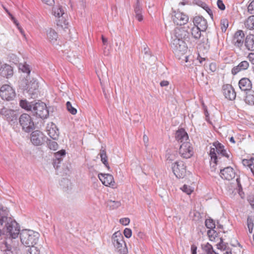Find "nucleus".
Listing matches in <instances>:
<instances>
[{
    "label": "nucleus",
    "instance_id": "37998d69",
    "mask_svg": "<svg viewBox=\"0 0 254 254\" xmlns=\"http://www.w3.org/2000/svg\"><path fill=\"white\" fill-rule=\"evenodd\" d=\"M47 144L50 149L56 150L58 148V144L55 141L47 140Z\"/></svg>",
    "mask_w": 254,
    "mask_h": 254
},
{
    "label": "nucleus",
    "instance_id": "58836bf2",
    "mask_svg": "<svg viewBox=\"0 0 254 254\" xmlns=\"http://www.w3.org/2000/svg\"><path fill=\"white\" fill-rule=\"evenodd\" d=\"M107 205L111 209H114L119 207L121 205V203L120 201L110 200L108 201Z\"/></svg>",
    "mask_w": 254,
    "mask_h": 254
},
{
    "label": "nucleus",
    "instance_id": "ea45409f",
    "mask_svg": "<svg viewBox=\"0 0 254 254\" xmlns=\"http://www.w3.org/2000/svg\"><path fill=\"white\" fill-rule=\"evenodd\" d=\"M205 224L206 227L208 229H211L216 228V224L215 223V222L214 221V220L212 219H211L210 218L209 219H206V220L205 221Z\"/></svg>",
    "mask_w": 254,
    "mask_h": 254
},
{
    "label": "nucleus",
    "instance_id": "39448f33",
    "mask_svg": "<svg viewBox=\"0 0 254 254\" xmlns=\"http://www.w3.org/2000/svg\"><path fill=\"white\" fill-rule=\"evenodd\" d=\"M19 123L22 130L29 132L35 129L34 123L31 117L27 114H22L19 118Z\"/></svg>",
    "mask_w": 254,
    "mask_h": 254
},
{
    "label": "nucleus",
    "instance_id": "052dcab7",
    "mask_svg": "<svg viewBox=\"0 0 254 254\" xmlns=\"http://www.w3.org/2000/svg\"><path fill=\"white\" fill-rule=\"evenodd\" d=\"M43 2L49 5H52L54 3V0H42Z\"/></svg>",
    "mask_w": 254,
    "mask_h": 254
},
{
    "label": "nucleus",
    "instance_id": "5701e85b",
    "mask_svg": "<svg viewBox=\"0 0 254 254\" xmlns=\"http://www.w3.org/2000/svg\"><path fill=\"white\" fill-rule=\"evenodd\" d=\"M13 74V70L11 66L4 64L0 68V75L7 78L11 76Z\"/></svg>",
    "mask_w": 254,
    "mask_h": 254
},
{
    "label": "nucleus",
    "instance_id": "7c9ffc66",
    "mask_svg": "<svg viewBox=\"0 0 254 254\" xmlns=\"http://www.w3.org/2000/svg\"><path fill=\"white\" fill-rule=\"evenodd\" d=\"M0 254H16L11 250V246L6 242L1 244Z\"/></svg>",
    "mask_w": 254,
    "mask_h": 254
},
{
    "label": "nucleus",
    "instance_id": "e433bc0d",
    "mask_svg": "<svg viewBox=\"0 0 254 254\" xmlns=\"http://www.w3.org/2000/svg\"><path fill=\"white\" fill-rule=\"evenodd\" d=\"M29 247L30 249L28 250V254H40V250L42 248V246L41 245H38L37 246L34 245Z\"/></svg>",
    "mask_w": 254,
    "mask_h": 254
},
{
    "label": "nucleus",
    "instance_id": "c756f323",
    "mask_svg": "<svg viewBox=\"0 0 254 254\" xmlns=\"http://www.w3.org/2000/svg\"><path fill=\"white\" fill-rule=\"evenodd\" d=\"M99 155L100 156L101 161L105 165L106 168L110 170V167L108 164V157L106 154V150L103 146L100 150Z\"/></svg>",
    "mask_w": 254,
    "mask_h": 254
},
{
    "label": "nucleus",
    "instance_id": "f257e3e1",
    "mask_svg": "<svg viewBox=\"0 0 254 254\" xmlns=\"http://www.w3.org/2000/svg\"><path fill=\"white\" fill-rule=\"evenodd\" d=\"M20 229L19 224L10 216L7 208L0 207V236L6 234L15 239L20 234Z\"/></svg>",
    "mask_w": 254,
    "mask_h": 254
},
{
    "label": "nucleus",
    "instance_id": "8fccbe9b",
    "mask_svg": "<svg viewBox=\"0 0 254 254\" xmlns=\"http://www.w3.org/2000/svg\"><path fill=\"white\" fill-rule=\"evenodd\" d=\"M181 190L188 194H190L191 192H192L191 188L190 186H188L186 185H184L181 188Z\"/></svg>",
    "mask_w": 254,
    "mask_h": 254
},
{
    "label": "nucleus",
    "instance_id": "72a5a7b5",
    "mask_svg": "<svg viewBox=\"0 0 254 254\" xmlns=\"http://www.w3.org/2000/svg\"><path fill=\"white\" fill-rule=\"evenodd\" d=\"M245 27L249 30L254 29V15L249 16L244 22Z\"/></svg>",
    "mask_w": 254,
    "mask_h": 254
},
{
    "label": "nucleus",
    "instance_id": "393cba45",
    "mask_svg": "<svg viewBox=\"0 0 254 254\" xmlns=\"http://www.w3.org/2000/svg\"><path fill=\"white\" fill-rule=\"evenodd\" d=\"M246 49L249 51H254V35L250 34L246 36L244 42Z\"/></svg>",
    "mask_w": 254,
    "mask_h": 254
},
{
    "label": "nucleus",
    "instance_id": "bf43d9fd",
    "mask_svg": "<svg viewBox=\"0 0 254 254\" xmlns=\"http://www.w3.org/2000/svg\"><path fill=\"white\" fill-rule=\"evenodd\" d=\"M196 4H197L198 5H199V6H201V7H202L203 9H204V8H205V7L206 6V5H207V4H206L205 3H204V2H202V1H200V0H198V1L196 2Z\"/></svg>",
    "mask_w": 254,
    "mask_h": 254
},
{
    "label": "nucleus",
    "instance_id": "1a4fd4ad",
    "mask_svg": "<svg viewBox=\"0 0 254 254\" xmlns=\"http://www.w3.org/2000/svg\"><path fill=\"white\" fill-rule=\"evenodd\" d=\"M172 170L177 178H183L186 172V166L182 161L175 162L172 165Z\"/></svg>",
    "mask_w": 254,
    "mask_h": 254
},
{
    "label": "nucleus",
    "instance_id": "f3484780",
    "mask_svg": "<svg viewBox=\"0 0 254 254\" xmlns=\"http://www.w3.org/2000/svg\"><path fill=\"white\" fill-rule=\"evenodd\" d=\"M98 177L103 184L106 186L114 188L115 185L114 178L112 175L109 174H99Z\"/></svg>",
    "mask_w": 254,
    "mask_h": 254
},
{
    "label": "nucleus",
    "instance_id": "9b49d317",
    "mask_svg": "<svg viewBox=\"0 0 254 254\" xmlns=\"http://www.w3.org/2000/svg\"><path fill=\"white\" fill-rule=\"evenodd\" d=\"M179 154L184 158H190L193 154V148L190 142H184L180 146Z\"/></svg>",
    "mask_w": 254,
    "mask_h": 254
},
{
    "label": "nucleus",
    "instance_id": "de8ad7c7",
    "mask_svg": "<svg viewBox=\"0 0 254 254\" xmlns=\"http://www.w3.org/2000/svg\"><path fill=\"white\" fill-rule=\"evenodd\" d=\"M135 14L142 12V8L140 5L139 0H136V2L134 6Z\"/></svg>",
    "mask_w": 254,
    "mask_h": 254
},
{
    "label": "nucleus",
    "instance_id": "4d7b16f0",
    "mask_svg": "<svg viewBox=\"0 0 254 254\" xmlns=\"http://www.w3.org/2000/svg\"><path fill=\"white\" fill-rule=\"evenodd\" d=\"M204 9H205L206 10V11L208 13V14L211 16V18H212L213 17V13H212V11L211 10V9L207 6V5H206V6L205 7V8H204Z\"/></svg>",
    "mask_w": 254,
    "mask_h": 254
},
{
    "label": "nucleus",
    "instance_id": "774afa93",
    "mask_svg": "<svg viewBox=\"0 0 254 254\" xmlns=\"http://www.w3.org/2000/svg\"><path fill=\"white\" fill-rule=\"evenodd\" d=\"M236 181H237V185H238V186L239 187V190H241V189H242V187L241 186V184H240V179L239 178H237L236 179Z\"/></svg>",
    "mask_w": 254,
    "mask_h": 254
},
{
    "label": "nucleus",
    "instance_id": "7ed1b4c3",
    "mask_svg": "<svg viewBox=\"0 0 254 254\" xmlns=\"http://www.w3.org/2000/svg\"><path fill=\"white\" fill-rule=\"evenodd\" d=\"M213 144L215 147L210 148L209 156L211 157V161H213L214 163L213 167H214L217 164L219 160L221 159L219 155L226 157L227 158H229V155L224 149V145L221 143L215 141Z\"/></svg>",
    "mask_w": 254,
    "mask_h": 254
},
{
    "label": "nucleus",
    "instance_id": "e2e57ef3",
    "mask_svg": "<svg viewBox=\"0 0 254 254\" xmlns=\"http://www.w3.org/2000/svg\"><path fill=\"white\" fill-rule=\"evenodd\" d=\"M143 140L145 146H147L149 139L148 137L146 134L143 135Z\"/></svg>",
    "mask_w": 254,
    "mask_h": 254
},
{
    "label": "nucleus",
    "instance_id": "c03bdc74",
    "mask_svg": "<svg viewBox=\"0 0 254 254\" xmlns=\"http://www.w3.org/2000/svg\"><path fill=\"white\" fill-rule=\"evenodd\" d=\"M66 109L67 111L72 115H75L77 113V110L72 107L70 102L68 101L66 103Z\"/></svg>",
    "mask_w": 254,
    "mask_h": 254
},
{
    "label": "nucleus",
    "instance_id": "49530a36",
    "mask_svg": "<svg viewBox=\"0 0 254 254\" xmlns=\"http://www.w3.org/2000/svg\"><path fill=\"white\" fill-rule=\"evenodd\" d=\"M247 226L250 233H252L253 230L254 223L253 218L249 216L247 218Z\"/></svg>",
    "mask_w": 254,
    "mask_h": 254
},
{
    "label": "nucleus",
    "instance_id": "338daca9",
    "mask_svg": "<svg viewBox=\"0 0 254 254\" xmlns=\"http://www.w3.org/2000/svg\"><path fill=\"white\" fill-rule=\"evenodd\" d=\"M102 41L104 45H107L108 44V40L106 38H105L103 35H102Z\"/></svg>",
    "mask_w": 254,
    "mask_h": 254
},
{
    "label": "nucleus",
    "instance_id": "6e6552de",
    "mask_svg": "<svg viewBox=\"0 0 254 254\" xmlns=\"http://www.w3.org/2000/svg\"><path fill=\"white\" fill-rule=\"evenodd\" d=\"M0 114L4 117V118L9 123H15L18 118L17 112L16 111L3 108L0 111Z\"/></svg>",
    "mask_w": 254,
    "mask_h": 254
},
{
    "label": "nucleus",
    "instance_id": "0eeeda50",
    "mask_svg": "<svg viewBox=\"0 0 254 254\" xmlns=\"http://www.w3.org/2000/svg\"><path fill=\"white\" fill-rule=\"evenodd\" d=\"M171 46L174 53L180 56L184 55L188 50V46L184 40L171 39Z\"/></svg>",
    "mask_w": 254,
    "mask_h": 254
},
{
    "label": "nucleus",
    "instance_id": "603ef678",
    "mask_svg": "<svg viewBox=\"0 0 254 254\" xmlns=\"http://www.w3.org/2000/svg\"><path fill=\"white\" fill-rule=\"evenodd\" d=\"M124 234L126 238H129L132 235V232L131 229L129 228H126L124 231Z\"/></svg>",
    "mask_w": 254,
    "mask_h": 254
},
{
    "label": "nucleus",
    "instance_id": "a878e982",
    "mask_svg": "<svg viewBox=\"0 0 254 254\" xmlns=\"http://www.w3.org/2000/svg\"><path fill=\"white\" fill-rule=\"evenodd\" d=\"M47 131L48 135L54 140H56L58 138L59 132L55 124H52L51 127H48Z\"/></svg>",
    "mask_w": 254,
    "mask_h": 254
},
{
    "label": "nucleus",
    "instance_id": "a19ab883",
    "mask_svg": "<svg viewBox=\"0 0 254 254\" xmlns=\"http://www.w3.org/2000/svg\"><path fill=\"white\" fill-rule=\"evenodd\" d=\"M219 232H217L214 229H211L207 231V235L210 241H214L215 237H217Z\"/></svg>",
    "mask_w": 254,
    "mask_h": 254
},
{
    "label": "nucleus",
    "instance_id": "f8f14e48",
    "mask_svg": "<svg viewBox=\"0 0 254 254\" xmlns=\"http://www.w3.org/2000/svg\"><path fill=\"white\" fill-rule=\"evenodd\" d=\"M172 13V19L174 23L177 25H184L186 24L189 20V17L183 12L176 11L173 9Z\"/></svg>",
    "mask_w": 254,
    "mask_h": 254
},
{
    "label": "nucleus",
    "instance_id": "9d476101",
    "mask_svg": "<svg viewBox=\"0 0 254 254\" xmlns=\"http://www.w3.org/2000/svg\"><path fill=\"white\" fill-rule=\"evenodd\" d=\"M15 96L14 90L8 85H3L0 89V96L3 100L10 101Z\"/></svg>",
    "mask_w": 254,
    "mask_h": 254
},
{
    "label": "nucleus",
    "instance_id": "6ab92c4d",
    "mask_svg": "<svg viewBox=\"0 0 254 254\" xmlns=\"http://www.w3.org/2000/svg\"><path fill=\"white\" fill-rule=\"evenodd\" d=\"M220 175L222 178L227 180H231L235 178V172L233 168L227 167L220 170Z\"/></svg>",
    "mask_w": 254,
    "mask_h": 254
},
{
    "label": "nucleus",
    "instance_id": "412c9836",
    "mask_svg": "<svg viewBox=\"0 0 254 254\" xmlns=\"http://www.w3.org/2000/svg\"><path fill=\"white\" fill-rule=\"evenodd\" d=\"M239 86L242 91L247 92L252 90V84L249 78L244 77L240 80Z\"/></svg>",
    "mask_w": 254,
    "mask_h": 254
},
{
    "label": "nucleus",
    "instance_id": "2eb2a0df",
    "mask_svg": "<svg viewBox=\"0 0 254 254\" xmlns=\"http://www.w3.org/2000/svg\"><path fill=\"white\" fill-rule=\"evenodd\" d=\"M53 12L55 16L59 18V20H57V25L62 27L64 26L65 27L64 28H67L66 26L67 25L68 22L65 20H63L64 18L63 15L64 14V13L62 7L54 8Z\"/></svg>",
    "mask_w": 254,
    "mask_h": 254
},
{
    "label": "nucleus",
    "instance_id": "5fc2aeb1",
    "mask_svg": "<svg viewBox=\"0 0 254 254\" xmlns=\"http://www.w3.org/2000/svg\"><path fill=\"white\" fill-rule=\"evenodd\" d=\"M217 4L218 7V8L222 10H224L225 9V6L224 4L223 3L222 0H218L217 2Z\"/></svg>",
    "mask_w": 254,
    "mask_h": 254
},
{
    "label": "nucleus",
    "instance_id": "473e14b6",
    "mask_svg": "<svg viewBox=\"0 0 254 254\" xmlns=\"http://www.w3.org/2000/svg\"><path fill=\"white\" fill-rule=\"evenodd\" d=\"M202 250L206 254H218L213 249L212 246L209 243L201 245Z\"/></svg>",
    "mask_w": 254,
    "mask_h": 254
},
{
    "label": "nucleus",
    "instance_id": "6e6d98bb",
    "mask_svg": "<svg viewBox=\"0 0 254 254\" xmlns=\"http://www.w3.org/2000/svg\"><path fill=\"white\" fill-rule=\"evenodd\" d=\"M248 58L252 64H254V53H250L248 55Z\"/></svg>",
    "mask_w": 254,
    "mask_h": 254
},
{
    "label": "nucleus",
    "instance_id": "09e8293b",
    "mask_svg": "<svg viewBox=\"0 0 254 254\" xmlns=\"http://www.w3.org/2000/svg\"><path fill=\"white\" fill-rule=\"evenodd\" d=\"M254 163V159H251L250 160L243 159L242 161L243 164L244 166H249L251 169V167L253 165Z\"/></svg>",
    "mask_w": 254,
    "mask_h": 254
},
{
    "label": "nucleus",
    "instance_id": "864d4df0",
    "mask_svg": "<svg viewBox=\"0 0 254 254\" xmlns=\"http://www.w3.org/2000/svg\"><path fill=\"white\" fill-rule=\"evenodd\" d=\"M130 222L128 218H123L120 220V222L123 225H127Z\"/></svg>",
    "mask_w": 254,
    "mask_h": 254
},
{
    "label": "nucleus",
    "instance_id": "680f3d73",
    "mask_svg": "<svg viewBox=\"0 0 254 254\" xmlns=\"http://www.w3.org/2000/svg\"><path fill=\"white\" fill-rule=\"evenodd\" d=\"M191 251L192 254H196L197 247L194 245H191Z\"/></svg>",
    "mask_w": 254,
    "mask_h": 254
},
{
    "label": "nucleus",
    "instance_id": "69168bd1",
    "mask_svg": "<svg viewBox=\"0 0 254 254\" xmlns=\"http://www.w3.org/2000/svg\"><path fill=\"white\" fill-rule=\"evenodd\" d=\"M160 84L162 87L166 86L169 85V82L167 80H163L160 82Z\"/></svg>",
    "mask_w": 254,
    "mask_h": 254
},
{
    "label": "nucleus",
    "instance_id": "f704fd0d",
    "mask_svg": "<svg viewBox=\"0 0 254 254\" xmlns=\"http://www.w3.org/2000/svg\"><path fill=\"white\" fill-rule=\"evenodd\" d=\"M20 106L23 109L27 111H32L34 103L28 102L26 100H21L20 101Z\"/></svg>",
    "mask_w": 254,
    "mask_h": 254
},
{
    "label": "nucleus",
    "instance_id": "3c124183",
    "mask_svg": "<svg viewBox=\"0 0 254 254\" xmlns=\"http://www.w3.org/2000/svg\"><path fill=\"white\" fill-rule=\"evenodd\" d=\"M248 11L251 14H254V0H253L249 4Z\"/></svg>",
    "mask_w": 254,
    "mask_h": 254
},
{
    "label": "nucleus",
    "instance_id": "ddd939ff",
    "mask_svg": "<svg viewBox=\"0 0 254 254\" xmlns=\"http://www.w3.org/2000/svg\"><path fill=\"white\" fill-rule=\"evenodd\" d=\"M190 33L185 27H177L174 30L171 39L185 40L189 38Z\"/></svg>",
    "mask_w": 254,
    "mask_h": 254
},
{
    "label": "nucleus",
    "instance_id": "20e7f679",
    "mask_svg": "<svg viewBox=\"0 0 254 254\" xmlns=\"http://www.w3.org/2000/svg\"><path fill=\"white\" fill-rule=\"evenodd\" d=\"M112 243L116 251L120 254H127L128 252L124 237L120 232H115L112 236Z\"/></svg>",
    "mask_w": 254,
    "mask_h": 254
},
{
    "label": "nucleus",
    "instance_id": "cd10ccee",
    "mask_svg": "<svg viewBox=\"0 0 254 254\" xmlns=\"http://www.w3.org/2000/svg\"><path fill=\"white\" fill-rule=\"evenodd\" d=\"M65 155V151L64 150H61L55 154V159L53 161V166L54 168L56 169H58L59 168V166L56 165V162L58 161V164H60L61 161L62 160V157L64 156Z\"/></svg>",
    "mask_w": 254,
    "mask_h": 254
},
{
    "label": "nucleus",
    "instance_id": "a211bd4d",
    "mask_svg": "<svg viewBox=\"0 0 254 254\" xmlns=\"http://www.w3.org/2000/svg\"><path fill=\"white\" fill-rule=\"evenodd\" d=\"M223 93L225 98L230 100L235 99L236 94L234 89L230 84H225L222 87Z\"/></svg>",
    "mask_w": 254,
    "mask_h": 254
},
{
    "label": "nucleus",
    "instance_id": "aec40b11",
    "mask_svg": "<svg viewBox=\"0 0 254 254\" xmlns=\"http://www.w3.org/2000/svg\"><path fill=\"white\" fill-rule=\"evenodd\" d=\"M193 22L194 25L200 29L202 31H205L207 27V21L202 16H197L194 17Z\"/></svg>",
    "mask_w": 254,
    "mask_h": 254
},
{
    "label": "nucleus",
    "instance_id": "dca6fc26",
    "mask_svg": "<svg viewBox=\"0 0 254 254\" xmlns=\"http://www.w3.org/2000/svg\"><path fill=\"white\" fill-rule=\"evenodd\" d=\"M245 34L243 30H240L234 34L232 43L235 46L240 49L243 46L244 43Z\"/></svg>",
    "mask_w": 254,
    "mask_h": 254
},
{
    "label": "nucleus",
    "instance_id": "423d86ee",
    "mask_svg": "<svg viewBox=\"0 0 254 254\" xmlns=\"http://www.w3.org/2000/svg\"><path fill=\"white\" fill-rule=\"evenodd\" d=\"M31 111L35 115L41 119L47 118L49 116L46 105L43 102H38L34 103Z\"/></svg>",
    "mask_w": 254,
    "mask_h": 254
},
{
    "label": "nucleus",
    "instance_id": "13d9d810",
    "mask_svg": "<svg viewBox=\"0 0 254 254\" xmlns=\"http://www.w3.org/2000/svg\"><path fill=\"white\" fill-rule=\"evenodd\" d=\"M135 17L139 21H141L143 20V16L142 15V12L140 13L135 14Z\"/></svg>",
    "mask_w": 254,
    "mask_h": 254
},
{
    "label": "nucleus",
    "instance_id": "4be33fe9",
    "mask_svg": "<svg viewBox=\"0 0 254 254\" xmlns=\"http://www.w3.org/2000/svg\"><path fill=\"white\" fill-rule=\"evenodd\" d=\"M249 67V62L247 61H243L239 63L238 65L233 67L231 70L232 74L233 75H236L241 71L247 69Z\"/></svg>",
    "mask_w": 254,
    "mask_h": 254
},
{
    "label": "nucleus",
    "instance_id": "a18cd8bd",
    "mask_svg": "<svg viewBox=\"0 0 254 254\" xmlns=\"http://www.w3.org/2000/svg\"><path fill=\"white\" fill-rule=\"evenodd\" d=\"M8 15H9L11 20L13 21V23L16 25L17 28L18 29V30L20 32V33L22 35H24V31L22 29V28L20 27V26L19 25V24L17 20L12 16V15L10 13H8Z\"/></svg>",
    "mask_w": 254,
    "mask_h": 254
},
{
    "label": "nucleus",
    "instance_id": "c85d7f7f",
    "mask_svg": "<svg viewBox=\"0 0 254 254\" xmlns=\"http://www.w3.org/2000/svg\"><path fill=\"white\" fill-rule=\"evenodd\" d=\"M47 35L49 41L51 43H55L58 38L57 32L52 28H49L47 30Z\"/></svg>",
    "mask_w": 254,
    "mask_h": 254
},
{
    "label": "nucleus",
    "instance_id": "bb28decb",
    "mask_svg": "<svg viewBox=\"0 0 254 254\" xmlns=\"http://www.w3.org/2000/svg\"><path fill=\"white\" fill-rule=\"evenodd\" d=\"M38 83L36 81H30L26 85V88L25 90L27 91V92L32 96H34L38 90Z\"/></svg>",
    "mask_w": 254,
    "mask_h": 254
},
{
    "label": "nucleus",
    "instance_id": "2f4dec72",
    "mask_svg": "<svg viewBox=\"0 0 254 254\" xmlns=\"http://www.w3.org/2000/svg\"><path fill=\"white\" fill-rule=\"evenodd\" d=\"M245 102L250 105H254V91L251 90L246 92Z\"/></svg>",
    "mask_w": 254,
    "mask_h": 254
},
{
    "label": "nucleus",
    "instance_id": "4c0bfd02",
    "mask_svg": "<svg viewBox=\"0 0 254 254\" xmlns=\"http://www.w3.org/2000/svg\"><path fill=\"white\" fill-rule=\"evenodd\" d=\"M18 67L19 69L21 70L23 72L26 73L28 75L30 74L31 70L29 65L26 63L19 64Z\"/></svg>",
    "mask_w": 254,
    "mask_h": 254
},
{
    "label": "nucleus",
    "instance_id": "b1692460",
    "mask_svg": "<svg viewBox=\"0 0 254 254\" xmlns=\"http://www.w3.org/2000/svg\"><path fill=\"white\" fill-rule=\"evenodd\" d=\"M175 137L178 142L182 143L184 142H188L187 140L189 139L187 133L183 128L178 130L176 132Z\"/></svg>",
    "mask_w": 254,
    "mask_h": 254
},
{
    "label": "nucleus",
    "instance_id": "4468645a",
    "mask_svg": "<svg viewBox=\"0 0 254 254\" xmlns=\"http://www.w3.org/2000/svg\"><path fill=\"white\" fill-rule=\"evenodd\" d=\"M46 137L44 134L39 131L35 130L32 132L30 140L33 144L36 146L41 145L45 141Z\"/></svg>",
    "mask_w": 254,
    "mask_h": 254
},
{
    "label": "nucleus",
    "instance_id": "79ce46f5",
    "mask_svg": "<svg viewBox=\"0 0 254 254\" xmlns=\"http://www.w3.org/2000/svg\"><path fill=\"white\" fill-rule=\"evenodd\" d=\"M229 25V22L228 20L226 19H222L220 21V26H221V29L222 30V31L223 32H225Z\"/></svg>",
    "mask_w": 254,
    "mask_h": 254
},
{
    "label": "nucleus",
    "instance_id": "f03ea898",
    "mask_svg": "<svg viewBox=\"0 0 254 254\" xmlns=\"http://www.w3.org/2000/svg\"><path fill=\"white\" fill-rule=\"evenodd\" d=\"M40 234L31 230H23L20 234L22 244L29 247L36 245L39 241Z\"/></svg>",
    "mask_w": 254,
    "mask_h": 254
},
{
    "label": "nucleus",
    "instance_id": "0e129e2a",
    "mask_svg": "<svg viewBox=\"0 0 254 254\" xmlns=\"http://www.w3.org/2000/svg\"><path fill=\"white\" fill-rule=\"evenodd\" d=\"M209 67H210V69L212 71H215L216 69V65L215 64H213V63H211L210 64Z\"/></svg>",
    "mask_w": 254,
    "mask_h": 254
},
{
    "label": "nucleus",
    "instance_id": "c9c22d12",
    "mask_svg": "<svg viewBox=\"0 0 254 254\" xmlns=\"http://www.w3.org/2000/svg\"><path fill=\"white\" fill-rule=\"evenodd\" d=\"M202 30L199 28L194 26L191 29V34L192 37L195 40H198L201 36V31Z\"/></svg>",
    "mask_w": 254,
    "mask_h": 254
}]
</instances>
